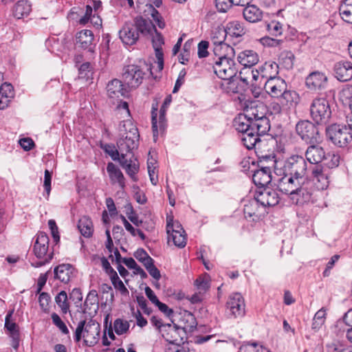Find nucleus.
<instances>
[{
    "label": "nucleus",
    "instance_id": "obj_1",
    "mask_svg": "<svg viewBox=\"0 0 352 352\" xmlns=\"http://www.w3.org/2000/svg\"><path fill=\"white\" fill-rule=\"evenodd\" d=\"M121 135L122 137L117 142L118 148L121 153L120 165L126 173L135 180V175L139 170V163L134 157L133 151L138 147L140 138Z\"/></svg>",
    "mask_w": 352,
    "mask_h": 352
},
{
    "label": "nucleus",
    "instance_id": "obj_2",
    "mask_svg": "<svg viewBox=\"0 0 352 352\" xmlns=\"http://www.w3.org/2000/svg\"><path fill=\"white\" fill-rule=\"evenodd\" d=\"M155 25L142 16L135 17L133 21L126 22L119 31L120 38L125 45H132L136 43L140 35L153 34Z\"/></svg>",
    "mask_w": 352,
    "mask_h": 352
},
{
    "label": "nucleus",
    "instance_id": "obj_3",
    "mask_svg": "<svg viewBox=\"0 0 352 352\" xmlns=\"http://www.w3.org/2000/svg\"><path fill=\"white\" fill-rule=\"evenodd\" d=\"M278 65L275 63H265L261 69V78L266 79L264 85L265 91L272 98H277L285 90V81L276 76Z\"/></svg>",
    "mask_w": 352,
    "mask_h": 352
},
{
    "label": "nucleus",
    "instance_id": "obj_4",
    "mask_svg": "<svg viewBox=\"0 0 352 352\" xmlns=\"http://www.w3.org/2000/svg\"><path fill=\"white\" fill-rule=\"evenodd\" d=\"M212 69L214 73L223 80H230L236 76L237 68L233 59L234 54L228 52L214 53Z\"/></svg>",
    "mask_w": 352,
    "mask_h": 352
},
{
    "label": "nucleus",
    "instance_id": "obj_5",
    "mask_svg": "<svg viewBox=\"0 0 352 352\" xmlns=\"http://www.w3.org/2000/svg\"><path fill=\"white\" fill-rule=\"evenodd\" d=\"M100 332V326L98 322L93 320L87 322L85 320H83L78 324L74 340L76 342H78L83 338L85 344L91 346L98 342Z\"/></svg>",
    "mask_w": 352,
    "mask_h": 352
},
{
    "label": "nucleus",
    "instance_id": "obj_6",
    "mask_svg": "<svg viewBox=\"0 0 352 352\" xmlns=\"http://www.w3.org/2000/svg\"><path fill=\"white\" fill-rule=\"evenodd\" d=\"M311 166H309L304 157L292 155L284 162L283 168L285 173L294 175L298 178L308 180Z\"/></svg>",
    "mask_w": 352,
    "mask_h": 352
},
{
    "label": "nucleus",
    "instance_id": "obj_7",
    "mask_svg": "<svg viewBox=\"0 0 352 352\" xmlns=\"http://www.w3.org/2000/svg\"><path fill=\"white\" fill-rule=\"evenodd\" d=\"M310 115L317 124H326L331 116L329 101L324 97L314 98L310 104Z\"/></svg>",
    "mask_w": 352,
    "mask_h": 352
},
{
    "label": "nucleus",
    "instance_id": "obj_8",
    "mask_svg": "<svg viewBox=\"0 0 352 352\" xmlns=\"http://www.w3.org/2000/svg\"><path fill=\"white\" fill-rule=\"evenodd\" d=\"M329 139L340 147L346 146L352 140L351 130L346 125L333 124L326 129Z\"/></svg>",
    "mask_w": 352,
    "mask_h": 352
},
{
    "label": "nucleus",
    "instance_id": "obj_9",
    "mask_svg": "<svg viewBox=\"0 0 352 352\" xmlns=\"http://www.w3.org/2000/svg\"><path fill=\"white\" fill-rule=\"evenodd\" d=\"M296 131L300 138L308 144L317 143L320 138L318 128L308 120H302L296 125Z\"/></svg>",
    "mask_w": 352,
    "mask_h": 352
},
{
    "label": "nucleus",
    "instance_id": "obj_10",
    "mask_svg": "<svg viewBox=\"0 0 352 352\" xmlns=\"http://www.w3.org/2000/svg\"><path fill=\"white\" fill-rule=\"evenodd\" d=\"M145 72L136 65L124 67L122 78L124 82L131 88L135 89L142 82Z\"/></svg>",
    "mask_w": 352,
    "mask_h": 352
},
{
    "label": "nucleus",
    "instance_id": "obj_11",
    "mask_svg": "<svg viewBox=\"0 0 352 352\" xmlns=\"http://www.w3.org/2000/svg\"><path fill=\"white\" fill-rule=\"evenodd\" d=\"M172 97L170 95L168 96L160 109V114L159 117V121L157 120V108L153 107L152 111V129L153 133V139L156 142L159 130L163 132L165 130L166 122H165V111L167 107L170 104Z\"/></svg>",
    "mask_w": 352,
    "mask_h": 352
},
{
    "label": "nucleus",
    "instance_id": "obj_12",
    "mask_svg": "<svg viewBox=\"0 0 352 352\" xmlns=\"http://www.w3.org/2000/svg\"><path fill=\"white\" fill-rule=\"evenodd\" d=\"M182 328L177 325H171L170 324H165L161 329L162 337L166 341L173 344H179L182 342V336L184 334Z\"/></svg>",
    "mask_w": 352,
    "mask_h": 352
},
{
    "label": "nucleus",
    "instance_id": "obj_13",
    "mask_svg": "<svg viewBox=\"0 0 352 352\" xmlns=\"http://www.w3.org/2000/svg\"><path fill=\"white\" fill-rule=\"evenodd\" d=\"M226 37V30L224 28H217L212 32L211 39L214 45V54L221 52H228L229 54H234L233 47L226 44L224 41Z\"/></svg>",
    "mask_w": 352,
    "mask_h": 352
},
{
    "label": "nucleus",
    "instance_id": "obj_14",
    "mask_svg": "<svg viewBox=\"0 0 352 352\" xmlns=\"http://www.w3.org/2000/svg\"><path fill=\"white\" fill-rule=\"evenodd\" d=\"M227 307L234 318H241L245 314L244 300L239 293L230 296L227 302Z\"/></svg>",
    "mask_w": 352,
    "mask_h": 352
},
{
    "label": "nucleus",
    "instance_id": "obj_15",
    "mask_svg": "<svg viewBox=\"0 0 352 352\" xmlns=\"http://www.w3.org/2000/svg\"><path fill=\"white\" fill-rule=\"evenodd\" d=\"M309 144L305 153L307 162L318 164L326 159V153L321 146L316 143Z\"/></svg>",
    "mask_w": 352,
    "mask_h": 352
},
{
    "label": "nucleus",
    "instance_id": "obj_16",
    "mask_svg": "<svg viewBox=\"0 0 352 352\" xmlns=\"http://www.w3.org/2000/svg\"><path fill=\"white\" fill-rule=\"evenodd\" d=\"M256 198L263 208L277 205L280 201L278 192L271 188H265L256 194Z\"/></svg>",
    "mask_w": 352,
    "mask_h": 352
},
{
    "label": "nucleus",
    "instance_id": "obj_17",
    "mask_svg": "<svg viewBox=\"0 0 352 352\" xmlns=\"http://www.w3.org/2000/svg\"><path fill=\"white\" fill-rule=\"evenodd\" d=\"M107 92L109 98L114 102L115 100L122 101L121 98L126 95V90L120 80L113 79L107 84Z\"/></svg>",
    "mask_w": 352,
    "mask_h": 352
},
{
    "label": "nucleus",
    "instance_id": "obj_18",
    "mask_svg": "<svg viewBox=\"0 0 352 352\" xmlns=\"http://www.w3.org/2000/svg\"><path fill=\"white\" fill-rule=\"evenodd\" d=\"M334 73L336 78L342 82H346L352 78V63L340 61L335 64Z\"/></svg>",
    "mask_w": 352,
    "mask_h": 352
},
{
    "label": "nucleus",
    "instance_id": "obj_19",
    "mask_svg": "<svg viewBox=\"0 0 352 352\" xmlns=\"http://www.w3.org/2000/svg\"><path fill=\"white\" fill-rule=\"evenodd\" d=\"M327 82V77L322 72H314L307 78L305 83L311 90L321 89L324 87Z\"/></svg>",
    "mask_w": 352,
    "mask_h": 352
},
{
    "label": "nucleus",
    "instance_id": "obj_20",
    "mask_svg": "<svg viewBox=\"0 0 352 352\" xmlns=\"http://www.w3.org/2000/svg\"><path fill=\"white\" fill-rule=\"evenodd\" d=\"M166 232L168 234V243L170 241H173V244L179 248H182L186 245V236L185 232H182L181 230H175L173 226L170 225V222L168 221L166 225Z\"/></svg>",
    "mask_w": 352,
    "mask_h": 352
},
{
    "label": "nucleus",
    "instance_id": "obj_21",
    "mask_svg": "<svg viewBox=\"0 0 352 352\" xmlns=\"http://www.w3.org/2000/svg\"><path fill=\"white\" fill-rule=\"evenodd\" d=\"M49 246V237L46 233L41 232L37 234L36 240L34 245V252L38 258L47 256V252Z\"/></svg>",
    "mask_w": 352,
    "mask_h": 352
},
{
    "label": "nucleus",
    "instance_id": "obj_22",
    "mask_svg": "<svg viewBox=\"0 0 352 352\" xmlns=\"http://www.w3.org/2000/svg\"><path fill=\"white\" fill-rule=\"evenodd\" d=\"M263 209L256 197H255L254 199L249 200L244 205L243 212L245 217L246 219L252 218V221H255L260 217Z\"/></svg>",
    "mask_w": 352,
    "mask_h": 352
},
{
    "label": "nucleus",
    "instance_id": "obj_23",
    "mask_svg": "<svg viewBox=\"0 0 352 352\" xmlns=\"http://www.w3.org/2000/svg\"><path fill=\"white\" fill-rule=\"evenodd\" d=\"M55 278L64 283H67L74 276L75 269L70 264H61L54 270Z\"/></svg>",
    "mask_w": 352,
    "mask_h": 352
},
{
    "label": "nucleus",
    "instance_id": "obj_24",
    "mask_svg": "<svg viewBox=\"0 0 352 352\" xmlns=\"http://www.w3.org/2000/svg\"><path fill=\"white\" fill-rule=\"evenodd\" d=\"M243 16L245 21L254 23L262 20L263 13L258 7L249 3L243 10Z\"/></svg>",
    "mask_w": 352,
    "mask_h": 352
},
{
    "label": "nucleus",
    "instance_id": "obj_25",
    "mask_svg": "<svg viewBox=\"0 0 352 352\" xmlns=\"http://www.w3.org/2000/svg\"><path fill=\"white\" fill-rule=\"evenodd\" d=\"M13 97L12 86L10 84L2 83V75L0 73V109H6Z\"/></svg>",
    "mask_w": 352,
    "mask_h": 352
},
{
    "label": "nucleus",
    "instance_id": "obj_26",
    "mask_svg": "<svg viewBox=\"0 0 352 352\" xmlns=\"http://www.w3.org/2000/svg\"><path fill=\"white\" fill-rule=\"evenodd\" d=\"M311 175L317 180V188L320 190L326 189L329 184V173L320 166H314L311 169Z\"/></svg>",
    "mask_w": 352,
    "mask_h": 352
},
{
    "label": "nucleus",
    "instance_id": "obj_27",
    "mask_svg": "<svg viewBox=\"0 0 352 352\" xmlns=\"http://www.w3.org/2000/svg\"><path fill=\"white\" fill-rule=\"evenodd\" d=\"M271 168L270 166H261L254 171L252 180L256 186H265L271 182Z\"/></svg>",
    "mask_w": 352,
    "mask_h": 352
},
{
    "label": "nucleus",
    "instance_id": "obj_28",
    "mask_svg": "<svg viewBox=\"0 0 352 352\" xmlns=\"http://www.w3.org/2000/svg\"><path fill=\"white\" fill-rule=\"evenodd\" d=\"M259 135L255 131V129L241 135L240 138L243 144L249 150L260 148L261 140Z\"/></svg>",
    "mask_w": 352,
    "mask_h": 352
},
{
    "label": "nucleus",
    "instance_id": "obj_29",
    "mask_svg": "<svg viewBox=\"0 0 352 352\" xmlns=\"http://www.w3.org/2000/svg\"><path fill=\"white\" fill-rule=\"evenodd\" d=\"M239 63L245 67H251L259 60L258 54L254 50H246L241 52L237 56Z\"/></svg>",
    "mask_w": 352,
    "mask_h": 352
},
{
    "label": "nucleus",
    "instance_id": "obj_30",
    "mask_svg": "<svg viewBox=\"0 0 352 352\" xmlns=\"http://www.w3.org/2000/svg\"><path fill=\"white\" fill-rule=\"evenodd\" d=\"M244 113L252 121H254L265 116V108L261 102H252L245 107Z\"/></svg>",
    "mask_w": 352,
    "mask_h": 352
},
{
    "label": "nucleus",
    "instance_id": "obj_31",
    "mask_svg": "<svg viewBox=\"0 0 352 352\" xmlns=\"http://www.w3.org/2000/svg\"><path fill=\"white\" fill-rule=\"evenodd\" d=\"M233 125L241 134L254 129L252 126V121L244 113L239 114L234 119Z\"/></svg>",
    "mask_w": 352,
    "mask_h": 352
},
{
    "label": "nucleus",
    "instance_id": "obj_32",
    "mask_svg": "<svg viewBox=\"0 0 352 352\" xmlns=\"http://www.w3.org/2000/svg\"><path fill=\"white\" fill-rule=\"evenodd\" d=\"M277 100L281 102L283 107L288 109L298 103V94L295 91L287 89V87L280 96L277 98Z\"/></svg>",
    "mask_w": 352,
    "mask_h": 352
},
{
    "label": "nucleus",
    "instance_id": "obj_33",
    "mask_svg": "<svg viewBox=\"0 0 352 352\" xmlns=\"http://www.w3.org/2000/svg\"><path fill=\"white\" fill-rule=\"evenodd\" d=\"M107 170L113 183L118 182L121 188L125 187L124 177L120 170L112 162L107 166Z\"/></svg>",
    "mask_w": 352,
    "mask_h": 352
},
{
    "label": "nucleus",
    "instance_id": "obj_34",
    "mask_svg": "<svg viewBox=\"0 0 352 352\" xmlns=\"http://www.w3.org/2000/svg\"><path fill=\"white\" fill-rule=\"evenodd\" d=\"M14 310H10L5 319L4 328L9 332L10 337L16 340L19 338V327L16 323L12 320V315Z\"/></svg>",
    "mask_w": 352,
    "mask_h": 352
},
{
    "label": "nucleus",
    "instance_id": "obj_35",
    "mask_svg": "<svg viewBox=\"0 0 352 352\" xmlns=\"http://www.w3.org/2000/svg\"><path fill=\"white\" fill-rule=\"evenodd\" d=\"M311 193L306 188H303V186H300V188L298 189V190L294 192V193H291L289 199L292 204L300 205L309 201L311 199Z\"/></svg>",
    "mask_w": 352,
    "mask_h": 352
},
{
    "label": "nucleus",
    "instance_id": "obj_36",
    "mask_svg": "<svg viewBox=\"0 0 352 352\" xmlns=\"http://www.w3.org/2000/svg\"><path fill=\"white\" fill-rule=\"evenodd\" d=\"M93 40L94 34L89 30H81L76 35V44L83 49L88 48L91 45Z\"/></svg>",
    "mask_w": 352,
    "mask_h": 352
},
{
    "label": "nucleus",
    "instance_id": "obj_37",
    "mask_svg": "<svg viewBox=\"0 0 352 352\" xmlns=\"http://www.w3.org/2000/svg\"><path fill=\"white\" fill-rule=\"evenodd\" d=\"M339 13L343 21L352 23V0H344L339 7Z\"/></svg>",
    "mask_w": 352,
    "mask_h": 352
},
{
    "label": "nucleus",
    "instance_id": "obj_38",
    "mask_svg": "<svg viewBox=\"0 0 352 352\" xmlns=\"http://www.w3.org/2000/svg\"><path fill=\"white\" fill-rule=\"evenodd\" d=\"M78 228L82 236L89 238L93 234V223L91 219L87 217H82L78 221Z\"/></svg>",
    "mask_w": 352,
    "mask_h": 352
},
{
    "label": "nucleus",
    "instance_id": "obj_39",
    "mask_svg": "<svg viewBox=\"0 0 352 352\" xmlns=\"http://www.w3.org/2000/svg\"><path fill=\"white\" fill-rule=\"evenodd\" d=\"M252 126L255 129V131L259 135L265 134L270 128L269 119L264 116L261 118H258L252 121Z\"/></svg>",
    "mask_w": 352,
    "mask_h": 352
},
{
    "label": "nucleus",
    "instance_id": "obj_40",
    "mask_svg": "<svg viewBox=\"0 0 352 352\" xmlns=\"http://www.w3.org/2000/svg\"><path fill=\"white\" fill-rule=\"evenodd\" d=\"M226 30V34L228 33L230 35L234 36L236 37L241 36L245 33V30L243 24L238 21L230 22L227 25Z\"/></svg>",
    "mask_w": 352,
    "mask_h": 352
},
{
    "label": "nucleus",
    "instance_id": "obj_41",
    "mask_svg": "<svg viewBox=\"0 0 352 352\" xmlns=\"http://www.w3.org/2000/svg\"><path fill=\"white\" fill-rule=\"evenodd\" d=\"M31 11L30 6L25 1H19L14 7L13 14L17 19L28 15Z\"/></svg>",
    "mask_w": 352,
    "mask_h": 352
},
{
    "label": "nucleus",
    "instance_id": "obj_42",
    "mask_svg": "<svg viewBox=\"0 0 352 352\" xmlns=\"http://www.w3.org/2000/svg\"><path fill=\"white\" fill-rule=\"evenodd\" d=\"M221 88L227 93H239L243 90L239 85L238 78H232L230 80H225V82L221 85Z\"/></svg>",
    "mask_w": 352,
    "mask_h": 352
},
{
    "label": "nucleus",
    "instance_id": "obj_43",
    "mask_svg": "<svg viewBox=\"0 0 352 352\" xmlns=\"http://www.w3.org/2000/svg\"><path fill=\"white\" fill-rule=\"evenodd\" d=\"M326 319V309L322 307L318 310L313 319L312 329L315 331L319 330L324 324Z\"/></svg>",
    "mask_w": 352,
    "mask_h": 352
},
{
    "label": "nucleus",
    "instance_id": "obj_44",
    "mask_svg": "<svg viewBox=\"0 0 352 352\" xmlns=\"http://www.w3.org/2000/svg\"><path fill=\"white\" fill-rule=\"evenodd\" d=\"M295 56L294 54L289 51L282 52L279 57L280 63L287 69H290L294 66Z\"/></svg>",
    "mask_w": 352,
    "mask_h": 352
},
{
    "label": "nucleus",
    "instance_id": "obj_45",
    "mask_svg": "<svg viewBox=\"0 0 352 352\" xmlns=\"http://www.w3.org/2000/svg\"><path fill=\"white\" fill-rule=\"evenodd\" d=\"M55 301L60 308L63 314H67L69 309V305L67 300V294L66 292H60L55 298Z\"/></svg>",
    "mask_w": 352,
    "mask_h": 352
},
{
    "label": "nucleus",
    "instance_id": "obj_46",
    "mask_svg": "<svg viewBox=\"0 0 352 352\" xmlns=\"http://www.w3.org/2000/svg\"><path fill=\"white\" fill-rule=\"evenodd\" d=\"M89 305H91L94 307V312L96 313V311L98 308V293L96 290L92 289L91 290L87 296V298L85 301V309L88 307Z\"/></svg>",
    "mask_w": 352,
    "mask_h": 352
},
{
    "label": "nucleus",
    "instance_id": "obj_47",
    "mask_svg": "<svg viewBox=\"0 0 352 352\" xmlns=\"http://www.w3.org/2000/svg\"><path fill=\"white\" fill-rule=\"evenodd\" d=\"M184 320L186 321V324L181 327L184 332L186 331H192L194 329L197 327V321L193 316L190 312L186 311L184 315Z\"/></svg>",
    "mask_w": 352,
    "mask_h": 352
},
{
    "label": "nucleus",
    "instance_id": "obj_48",
    "mask_svg": "<svg viewBox=\"0 0 352 352\" xmlns=\"http://www.w3.org/2000/svg\"><path fill=\"white\" fill-rule=\"evenodd\" d=\"M113 328L118 335H122L128 331L129 323L126 320L118 318L113 322Z\"/></svg>",
    "mask_w": 352,
    "mask_h": 352
},
{
    "label": "nucleus",
    "instance_id": "obj_49",
    "mask_svg": "<svg viewBox=\"0 0 352 352\" xmlns=\"http://www.w3.org/2000/svg\"><path fill=\"white\" fill-rule=\"evenodd\" d=\"M267 30L273 36H280L283 33V25L276 21H272L267 25Z\"/></svg>",
    "mask_w": 352,
    "mask_h": 352
},
{
    "label": "nucleus",
    "instance_id": "obj_50",
    "mask_svg": "<svg viewBox=\"0 0 352 352\" xmlns=\"http://www.w3.org/2000/svg\"><path fill=\"white\" fill-rule=\"evenodd\" d=\"M197 289L199 292H205L210 287V277L208 275L205 274L203 276H199L195 282Z\"/></svg>",
    "mask_w": 352,
    "mask_h": 352
},
{
    "label": "nucleus",
    "instance_id": "obj_51",
    "mask_svg": "<svg viewBox=\"0 0 352 352\" xmlns=\"http://www.w3.org/2000/svg\"><path fill=\"white\" fill-rule=\"evenodd\" d=\"M122 127L124 129L125 131V132L122 135H127V137L130 138L134 136L140 138V134L138 128L131 121L124 122Z\"/></svg>",
    "mask_w": 352,
    "mask_h": 352
},
{
    "label": "nucleus",
    "instance_id": "obj_52",
    "mask_svg": "<svg viewBox=\"0 0 352 352\" xmlns=\"http://www.w3.org/2000/svg\"><path fill=\"white\" fill-rule=\"evenodd\" d=\"M277 186L280 191L288 194L289 197H291V193H294V190H292L289 182H287V175L278 179Z\"/></svg>",
    "mask_w": 352,
    "mask_h": 352
},
{
    "label": "nucleus",
    "instance_id": "obj_53",
    "mask_svg": "<svg viewBox=\"0 0 352 352\" xmlns=\"http://www.w3.org/2000/svg\"><path fill=\"white\" fill-rule=\"evenodd\" d=\"M102 148L105 153L111 156L113 160L119 161L120 163L121 153L118 148L116 149L115 146L111 144H105Z\"/></svg>",
    "mask_w": 352,
    "mask_h": 352
},
{
    "label": "nucleus",
    "instance_id": "obj_54",
    "mask_svg": "<svg viewBox=\"0 0 352 352\" xmlns=\"http://www.w3.org/2000/svg\"><path fill=\"white\" fill-rule=\"evenodd\" d=\"M153 32H155V34L153 36L152 43L156 54L157 52H158V51L162 52V46L164 45V42L163 36L160 33L157 32L155 28V30H153Z\"/></svg>",
    "mask_w": 352,
    "mask_h": 352
},
{
    "label": "nucleus",
    "instance_id": "obj_55",
    "mask_svg": "<svg viewBox=\"0 0 352 352\" xmlns=\"http://www.w3.org/2000/svg\"><path fill=\"white\" fill-rule=\"evenodd\" d=\"M260 42L265 47H275L280 46L284 41L283 39L274 38L270 36H264L260 39Z\"/></svg>",
    "mask_w": 352,
    "mask_h": 352
},
{
    "label": "nucleus",
    "instance_id": "obj_56",
    "mask_svg": "<svg viewBox=\"0 0 352 352\" xmlns=\"http://www.w3.org/2000/svg\"><path fill=\"white\" fill-rule=\"evenodd\" d=\"M325 164L329 168H333L338 166L340 163V156L335 153H326Z\"/></svg>",
    "mask_w": 352,
    "mask_h": 352
},
{
    "label": "nucleus",
    "instance_id": "obj_57",
    "mask_svg": "<svg viewBox=\"0 0 352 352\" xmlns=\"http://www.w3.org/2000/svg\"><path fill=\"white\" fill-rule=\"evenodd\" d=\"M287 175V182L290 184L292 190H294V192L298 190L300 188V186H303L307 180L303 179L302 178H298L295 177L294 175Z\"/></svg>",
    "mask_w": 352,
    "mask_h": 352
},
{
    "label": "nucleus",
    "instance_id": "obj_58",
    "mask_svg": "<svg viewBox=\"0 0 352 352\" xmlns=\"http://www.w3.org/2000/svg\"><path fill=\"white\" fill-rule=\"evenodd\" d=\"M126 209V214L129 219L136 226H140L142 223V221L138 219V215L135 213L131 204H129L125 206Z\"/></svg>",
    "mask_w": 352,
    "mask_h": 352
},
{
    "label": "nucleus",
    "instance_id": "obj_59",
    "mask_svg": "<svg viewBox=\"0 0 352 352\" xmlns=\"http://www.w3.org/2000/svg\"><path fill=\"white\" fill-rule=\"evenodd\" d=\"M51 317L53 323L62 331L63 333H69V329H67L66 324L62 321L57 314L53 313Z\"/></svg>",
    "mask_w": 352,
    "mask_h": 352
},
{
    "label": "nucleus",
    "instance_id": "obj_60",
    "mask_svg": "<svg viewBox=\"0 0 352 352\" xmlns=\"http://www.w3.org/2000/svg\"><path fill=\"white\" fill-rule=\"evenodd\" d=\"M344 323L351 328L346 331V338L352 343V309H349L343 316Z\"/></svg>",
    "mask_w": 352,
    "mask_h": 352
},
{
    "label": "nucleus",
    "instance_id": "obj_61",
    "mask_svg": "<svg viewBox=\"0 0 352 352\" xmlns=\"http://www.w3.org/2000/svg\"><path fill=\"white\" fill-rule=\"evenodd\" d=\"M215 6L220 12H226L232 6L231 0H215Z\"/></svg>",
    "mask_w": 352,
    "mask_h": 352
},
{
    "label": "nucleus",
    "instance_id": "obj_62",
    "mask_svg": "<svg viewBox=\"0 0 352 352\" xmlns=\"http://www.w3.org/2000/svg\"><path fill=\"white\" fill-rule=\"evenodd\" d=\"M50 301V296L46 292H41L38 298V302L41 308L44 311L49 310V302Z\"/></svg>",
    "mask_w": 352,
    "mask_h": 352
},
{
    "label": "nucleus",
    "instance_id": "obj_63",
    "mask_svg": "<svg viewBox=\"0 0 352 352\" xmlns=\"http://www.w3.org/2000/svg\"><path fill=\"white\" fill-rule=\"evenodd\" d=\"M341 98L345 102L352 103V85H347L342 90L340 93Z\"/></svg>",
    "mask_w": 352,
    "mask_h": 352
},
{
    "label": "nucleus",
    "instance_id": "obj_64",
    "mask_svg": "<svg viewBox=\"0 0 352 352\" xmlns=\"http://www.w3.org/2000/svg\"><path fill=\"white\" fill-rule=\"evenodd\" d=\"M328 352H352V346L344 347L337 344L328 345Z\"/></svg>",
    "mask_w": 352,
    "mask_h": 352
}]
</instances>
